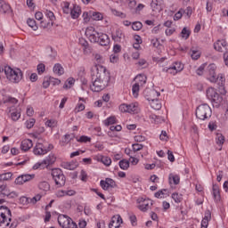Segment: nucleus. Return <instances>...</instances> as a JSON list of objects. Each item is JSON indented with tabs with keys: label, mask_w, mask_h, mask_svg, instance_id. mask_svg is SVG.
Wrapping results in <instances>:
<instances>
[{
	"label": "nucleus",
	"mask_w": 228,
	"mask_h": 228,
	"mask_svg": "<svg viewBox=\"0 0 228 228\" xmlns=\"http://www.w3.org/2000/svg\"><path fill=\"white\" fill-rule=\"evenodd\" d=\"M12 222V211L8 207L0 206V228L10 225Z\"/></svg>",
	"instance_id": "obj_8"
},
{
	"label": "nucleus",
	"mask_w": 228,
	"mask_h": 228,
	"mask_svg": "<svg viewBox=\"0 0 228 228\" xmlns=\"http://www.w3.org/2000/svg\"><path fill=\"white\" fill-rule=\"evenodd\" d=\"M52 177L56 186H59V188L65 185V175H63V171H61V169L60 168L53 169Z\"/></svg>",
	"instance_id": "obj_11"
},
{
	"label": "nucleus",
	"mask_w": 228,
	"mask_h": 228,
	"mask_svg": "<svg viewBox=\"0 0 228 228\" xmlns=\"http://www.w3.org/2000/svg\"><path fill=\"white\" fill-rule=\"evenodd\" d=\"M70 15L73 19H78L79 15H81V7L74 5L70 10Z\"/></svg>",
	"instance_id": "obj_32"
},
{
	"label": "nucleus",
	"mask_w": 228,
	"mask_h": 228,
	"mask_svg": "<svg viewBox=\"0 0 228 228\" xmlns=\"http://www.w3.org/2000/svg\"><path fill=\"white\" fill-rule=\"evenodd\" d=\"M53 73L56 74L57 76H63V74H65V69H63V67L60 63H56L53 66Z\"/></svg>",
	"instance_id": "obj_33"
},
{
	"label": "nucleus",
	"mask_w": 228,
	"mask_h": 228,
	"mask_svg": "<svg viewBox=\"0 0 228 228\" xmlns=\"http://www.w3.org/2000/svg\"><path fill=\"white\" fill-rule=\"evenodd\" d=\"M37 70V73L39 74V76H42V74H44V72H45V65L44 63L38 64Z\"/></svg>",
	"instance_id": "obj_60"
},
{
	"label": "nucleus",
	"mask_w": 228,
	"mask_h": 228,
	"mask_svg": "<svg viewBox=\"0 0 228 228\" xmlns=\"http://www.w3.org/2000/svg\"><path fill=\"white\" fill-rule=\"evenodd\" d=\"M56 163V156L54 154H49L45 159H43L41 162H37L33 167V170H44L45 168H47L48 167H51V165H54Z\"/></svg>",
	"instance_id": "obj_6"
},
{
	"label": "nucleus",
	"mask_w": 228,
	"mask_h": 228,
	"mask_svg": "<svg viewBox=\"0 0 228 228\" xmlns=\"http://www.w3.org/2000/svg\"><path fill=\"white\" fill-rule=\"evenodd\" d=\"M191 58H200L201 56L200 51L194 48H191Z\"/></svg>",
	"instance_id": "obj_58"
},
{
	"label": "nucleus",
	"mask_w": 228,
	"mask_h": 228,
	"mask_svg": "<svg viewBox=\"0 0 228 228\" xmlns=\"http://www.w3.org/2000/svg\"><path fill=\"white\" fill-rule=\"evenodd\" d=\"M209 220H211V211L206 210L201 221V228H208V225H209Z\"/></svg>",
	"instance_id": "obj_25"
},
{
	"label": "nucleus",
	"mask_w": 228,
	"mask_h": 228,
	"mask_svg": "<svg viewBox=\"0 0 228 228\" xmlns=\"http://www.w3.org/2000/svg\"><path fill=\"white\" fill-rule=\"evenodd\" d=\"M129 160L127 159H122L119 161V167L121 170H127L129 168Z\"/></svg>",
	"instance_id": "obj_52"
},
{
	"label": "nucleus",
	"mask_w": 228,
	"mask_h": 228,
	"mask_svg": "<svg viewBox=\"0 0 228 228\" xmlns=\"http://www.w3.org/2000/svg\"><path fill=\"white\" fill-rule=\"evenodd\" d=\"M164 4L165 0H152L151 3L152 12H161L163 10Z\"/></svg>",
	"instance_id": "obj_18"
},
{
	"label": "nucleus",
	"mask_w": 228,
	"mask_h": 228,
	"mask_svg": "<svg viewBox=\"0 0 228 228\" xmlns=\"http://www.w3.org/2000/svg\"><path fill=\"white\" fill-rule=\"evenodd\" d=\"M122 30L117 29L116 34H112V40H114V42H120V40H122Z\"/></svg>",
	"instance_id": "obj_48"
},
{
	"label": "nucleus",
	"mask_w": 228,
	"mask_h": 228,
	"mask_svg": "<svg viewBox=\"0 0 228 228\" xmlns=\"http://www.w3.org/2000/svg\"><path fill=\"white\" fill-rule=\"evenodd\" d=\"M102 58H96L91 69L93 85L90 86L92 92H102L110 85L111 76L106 67L102 66Z\"/></svg>",
	"instance_id": "obj_1"
},
{
	"label": "nucleus",
	"mask_w": 228,
	"mask_h": 228,
	"mask_svg": "<svg viewBox=\"0 0 228 228\" xmlns=\"http://www.w3.org/2000/svg\"><path fill=\"white\" fill-rule=\"evenodd\" d=\"M212 114L211 107L206 103L198 106L196 109V117L200 120H208V118H211Z\"/></svg>",
	"instance_id": "obj_5"
},
{
	"label": "nucleus",
	"mask_w": 228,
	"mask_h": 228,
	"mask_svg": "<svg viewBox=\"0 0 228 228\" xmlns=\"http://www.w3.org/2000/svg\"><path fill=\"white\" fill-rule=\"evenodd\" d=\"M171 198L176 203L179 204L180 202H183V194H180L179 192H175L171 195Z\"/></svg>",
	"instance_id": "obj_45"
},
{
	"label": "nucleus",
	"mask_w": 228,
	"mask_h": 228,
	"mask_svg": "<svg viewBox=\"0 0 228 228\" xmlns=\"http://www.w3.org/2000/svg\"><path fill=\"white\" fill-rule=\"evenodd\" d=\"M216 143L219 147V151H222V147H224V143H225V136L220 133H216Z\"/></svg>",
	"instance_id": "obj_26"
},
{
	"label": "nucleus",
	"mask_w": 228,
	"mask_h": 228,
	"mask_svg": "<svg viewBox=\"0 0 228 228\" xmlns=\"http://www.w3.org/2000/svg\"><path fill=\"white\" fill-rule=\"evenodd\" d=\"M13 174L12 172H7L0 175V181H12Z\"/></svg>",
	"instance_id": "obj_42"
},
{
	"label": "nucleus",
	"mask_w": 228,
	"mask_h": 228,
	"mask_svg": "<svg viewBox=\"0 0 228 228\" xmlns=\"http://www.w3.org/2000/svg\"><path fill=\"white\" fill-rule=\"evenodd\" d=\"M135 65L138 69H147L149 67V62L145 59H135Z\"/></svg>",
	"instance_id": "obj_35"
},
{
	"label": "nucleus",
	"mask_w": 228,
	"mask_h": 228,
	"mask_svg": "<svg viewBox=\"0 0 228 228\" xmlns=\"http://www.w3.org/2000/svg\"><path fill=\"white\" fill-rule=\"evenodd\" d=\"M159 140L160 142H168L170 140V136H168V133L167 131L162 130L159 134Z\"/></svg>",
	"instance_id": "obj_50"
},
{
	"label": "nucleus",
	"mask_w": 228,
	"mask_h": 228,
	"mask_svg": "<svg viewBox=\"0 0 228 228\" xmlns=\"http://www.w3.org/2000/svg\"><path fill=\"white\" fill-rule=\"evenodd\" d=\"M149 118L151 124H159V122L161 121V118L155 114H150Z\"/></svg>",
	"instance_id": "obj_53"
},
{
	"label": "nucleus",
	"mask_w": 228,
	"mask_h": 228,
	"mask_svg": "<svg viewBox=\"0 0 228 228\" xmlns=\"http://www.w3.org/2000/svg\"><path fill=\"white\" fill-rule=\"evenodd\" d=\"M190 35H191V31H190L188 28L184 27L181 31L182 38H184V40H188L190 38Z\"/></svg>",
	"instance_id": "obj_43"
},
{
	"label": "nucleus",
	"mask_w": 228,
	"mask_h": 228,
	"mask_svg": "<svg viewBox=\"0 0 228 228\" xmlns=\"http://www.w3.org/2000/svg\"><path fill=\"white\" fill-rule=\"evenodd\" d=\"M120 225H122V217L119 215L112 216L109 228H119Z\"/></svg>",
	"instance_id": "obj_19"
},
{
	"label": "nucleus",
	"mask_w": 228,
	"mask_h": 228,
	"mask_svg": "<svg viewBox=\"0 0 228 228\" xmlns=\"http://www.w3.org/2000/svg\"><path fill=\"white\" fill-rule=\"evenodd\" d=\"M51 86V78L50 77H45L43 80V88H47Z\"/></svg>",
	"instance_id": "obj_63"
},
{
	"label": "nucleus",
	"mask_w": 228,
	"mask_h": 228,
	"mask_svg": "<svg viewBox=\"0 0 228 228\" xmlns=\"http://www.w3.org/2000/svg\"><path fill=\"white\" fill-rule=\"evenodd\" d=\"M86 103V99H85L83 97H79L78 102L74 109V112L80 113V111H85V108H86L85 104Z\"/></svg>",
	"instance_id": "obj_22"
},
{
	"label": "nucleus",
	"mask_w": 228,
	"mask_h": 228,
	"mask_svg": "<svg viewBox=\"0 0 228 228\" xmlns=\"http://www.w3.org/2000/svg\"><path fill=\"white\" fill-rule=\"evenodd\" d=\"M75 83H76V79H74V77H69L64 83V86H63L64 90H69L72 88Z\"/></svg>",
	"instance_id": "obj_37"
},
{
	"label": "nucleus",
	"mask_w": 228,
	"mask_h": 228,
	"mask_svg": "<svg viewBox=\"0 0 228 228\" xmlns=\"http://www.w3.org/2000/svg\"><path fill=\"white\" fill-rule=\"evenodd\" d=\"M61 84V80H60L59 78L50 77V85H53V86H58Z\"/></svg>",
	"instance_id": "obj_59"
},
{
	"label": "nucleus",
	"mask_w": 228,
	"mask_h": 228,
	"mask_svg": "<svg viewBox=\"0 0 228 228\" xmlns=\"http://www.w3.org/2000/svg\"><path fill=\"white\" fill-rule=\"evenodd\" d=\"M38 188L41 191L47 193V191L51 190V185L47 182L44 181L39 183Z\"/></svg>",
	"instance_id": "obj_36"
},
{
	"label": "nucleus",
	"mask_w": 228,
	"mask_h": 228,
	"mask_svg": "<svg viewBox=\"0 0 228 228\" xmlns=\"http://www.w3.org/2000/svg\"><path fill=\"white\" fill-rule=\"evenodd\" d=\"M137 204L138 209L145 213L146 211H149V208L152 206V200L148 198L141 197L137 199Z\"/></svg>",
	"instance_id": "obj_14"
},
{
	"label": "nucleus",
	"mask_w": 228,
	"mask_h": 228,
	"mask_svg": "<svg viewBox=\"0 0 228 228\" xmlns=\"http://www.w3.org/2000/svg\"><path fill=\"white\" fill-rule=\"evenodd\" d=\"M35 178V174L29 175V174H25L18 176L14 183L15 184L22 185L25 183H29V181H33Z\"/></svg>",
	"instance_id": "obj_16"
},
{
	"label": "nucleus",
	"mask_w": 228,
	"mask_h": 228,
	"mask_svg": "<svg viewBox=\"0 0 228 228\" xmlns=\"http://www.w3.org/2000/svg\"><path fill=\"white\" fill-rule=\"evenodd\" d=\"M46 16L48 17V20H50V22L54 23V20H56V17L54 16V12H53L51 11H46Z\"/></svg>",
	"instance_id": "obj_61"
},
{
	"label": "nucleus",
	"mask_w": 228,
	"mask_h": 228,
	"mask_svg": "<svg viewBox=\"0 0 228 228\" xmlns=\"http://www.w3.org/2000/svg\"><path fill=\"white\" fill-rule=\"evenodd\" d=\"M33 147V141L30 139H24L20 143V150L23 151V152H28L29 149Z\"/></svg>",
	"instance_id": "obj_24"
},
{
	"label": "nucleus",
	"mask_w": 228,
	"mask_h": 228,
	"mask_svg": "<svg viewBox=\"0 0 228 228\" xmlns=\"http://www.w3.org/2000/svg\"><path fill=\"white\" fill-rule=\"evenodd\" d=\"M10 195V188L5 183H0V197H8Z\"/></svg>",
	"instance_id": "obj_28"
},
{
	"label": "nucleus",
	"mask_w": 228,
	"mask_h": 228,
	"mask_svg": "<svg viewBox=\"0 0 228 228\" xmlns=\"http://www.w3.org/2000/svg\"><path fill=\"white\" fill-rule=\"evenodd\" d=\"M207 97L211 101L214 108H220L224 104V97L216 93V89L208 87L207 90Z\"/></svg>",
	"instance_id": "obj_4"
},
{
	"label": "nucleus",
	"mask_w": 228,
	"mask_h": 228,
	"mask_svg": "<svg viewBox=\"0 0 228 228\" xmlns=\"http://www.w3.org/2000/svg\"><path fill=\"white\" fill-rule=\"evenodd\" d=\"M100 184L102 190H110V188H115V186H117V183L111 178H106L105 180H102L100 182Z\"/></svg>",
	"instance_id": "obj_17"
},
{
	"label": "nucleus",
	"mask_w": 228,
	"mask_h": 228,
	"mask_svg": "<svg viewBox=\"0 0 228 228\" xmlns=\"http://www.w3.org/2000/svg\"><path fill=\"white\" fill-rule=\"evenodd\" d=\"M27 24L33 29V31H37L38 29V26L37 25V21L34 19L28 18L27 20Z\"/></svg>",
	"instance_id": "obj_44"
},
{
	"label": "nucleus",
	"mask_w": 228,
	"mask_h": 228,
	"mask_svg": "<svg viewBox=\"0 0 228 228\" xmlns=\"http://www.w3.org/2000/svg\"><path fill=\"white\" fill-rule=\"evenodd\" d=\"M154 197H156V199H167V197H168V190H159L154 194Z\"/></svg>",
	"instance_id": "obj_34"
},
{
	"label": "nucleus",
	"mask_w": 228,
	"mask_h": 228,
	"mask_svg": "<svg viewBox=\"0 0 228 228\" xmlns=\"http://www.w3.org/2000/svg\"><path fill=\"white\" fill-rule=\"evenodd\" d=\"M183 13H184L183 9H180L174 16V20H179L183 18Z\"/></svg>",
	"instance_id": "obj_62"
},
{
	"label": "nucleus",
	"mask_w": 228,
	"mask_h": 228,
	"mask_svg": "<svg viewBox=\"0 0 228 228\" xmlns=\"http://www.w3.org/2000/svg\"><path fill=\"white\" fill-rule=\"evenodd\" d=\"M207 79L210 81V83H216V65L215 63L208 66Z\"/></svg>",
	"instance_id": "obj_15"
},
{
	"label": "nucleus",
	"mask_w": 228,
	"mask_h": 228,
	"mask_svg": "<svg viewBox=\"0 0 228 228\" xmlns=\"http://www.w3.org/2000/svg\"><path fill=\"white\" fill-rule=\"evenodd\" d=\"M45 125L46 127H56V126H58V120L54 118L46 119Z\"/></svg>",
	"instance_id": "obj_46"
},
{
	"label": "nucleus",
	"mask_w": 228,
	"mask_h": 228,
	"mask_svg": "<svg viewBox=\"0 0 228 228\" xmlns=\"http://www.w3.org/2000/svg\"><path fill=\"white\" fill-rule=\"evenodd\" d=\"M213 197L216 202L220 200V187L216 184L213 185Z\"/></svg>",
	"instance_id": "obj_38"
},
{
	"label": "nucleus",
	"mask_w": 228,
	"mask_h": 228,
	"mask_svg": "<svg viewBox=\"0 0 228 228\" xmlns=\"http://www.w3.org/2000/svg\"><path fill=\"white\" fill-rule=\"evenodd\" d=\"M119 111L121 113H130V115H136L137 113H140V104L136 102L120 104Z\"/></svg>",
	"instance_id": "obj_7"
},
{
	"label": "nucleus",
	"mask_w": 228,
	"mask_h": 228,
	"mask_svg": "<svg viewBox=\"0 0 228 228\" xmlns=\"http://www.w3.org/2000/svg\"><path fill=\"white\" fill-rule=\"evenodd\" d=\"M153 110H159L161 108V102L158 99H152L150 102Z\"/></svg>",
	"instance_id": "obj_41"
},
{
	"label": "nucleus",
	"mask_w": 228,
	"mask_h": 228,
	"mask_svg": "<svg viewBox=\"0 0 228 228\" xmlns=\"http://www.w3.org/2000/svg\"><path fill=\"white\" fill-rule=\"evenodd\" d=\"M184 69V64L180 61L174 62L169 68L164 69V72L170 74L171 76H177L179 72Z\"/></svg>",
	"instance_id": "obj_13"
},
{
	"label": "nucleus",
	"mask_w": 228,
	"mask_h": 228,
	"mask_svg": "<svg viewBox=\"0 0 228 228\" xmlns=\"http://www.w3.org/2000/svg\"><path fill=\"white\" fill-rule=\"evenodd\" d=\"M143 149H145V146H143V144H140V143L132 144V151L134 152H140V151H143Z\"/></svg>",
	"instance_id": "obj_49"
},
{
	"label": "nucleus",
	"mask_w": 228,
	"mask_h": 228,
	"mask_svg": "<svg viewBox=\"0 0 228 228\" xmlns=\"http://www.w3.org/2000/svg\"><path fill=\"white\" fill-rule=\"evenodd\" d=\"M37 122V120L35 118H29L25 122V126L27 127V129H31L34 126L35 123Z\"/></svg>",
	"instance_id": "obj_56"
},
{
	"label": "nucleus",
	"mask_w": 228,
	"mask_h": 228,
	"mask_svg": "<svg viewBox=\"0 0 228 228\" xmlns=\"http://www.w3.org/2000/svg\"><path fill=\"white\" fill-rule=\"evenodd\" d=\"M10 113V117L12 118V120H13V122H17V120H19V118H20L21 116V112H20V109H10L9 110Z\"/></svg>",
	"instance_id": "obj_23"
},
{
	"label": "nucleus",
	"mask_w": 228,
	"mask_h": 228,
	"mask_svg": "<svg viewBox=\"0 0 228 228\" xmlns=\"http://www.w3.org/2000/svg\"><path fill=\"white\" fill-rule=\"evenodd\" d=\"M4 74L8 81L14 84L20 83L24 77V74L20 69L12 68L10 66L4 68Z\"/></svg>",
	"instance_id": "obj_3"
},
{
	"label": "nucleus",
	"mask_w": 228,
	"mask_h": 228,
	"mask_svg": "<svg viewBox=\"0 0 228 228\" xmlns=\"http://www.w3.org/2000/svg\"><path fill=\"white\" fill-rule=\"evenodd\" d=\"M118 119H117L116 116H110L102 121V124L105 125L107 127L109 126H113V124H118Z\"/></svg>",
	"instance_id": "obj_31"
},
{
	"label": "nucleus",
	"mask_w": 228,
	"mask_h": 228,
	"mask_svg": "<svg viewBox=\"0 0 228 228\" xmlns=\"http://www.w3.org/2000/svg\"><path fill=\"white\" fill-rule=\"evenodd\" d=\"M53 22L51 20H44L40 22V26L41 28H43L44 29H51V28H53Z\"/></svg>",
	"instance_id": "obj_40"
},
{
	"label": "nucleus",
	"mask_w": 228,
	"mask_h": 228,
	"mask_svg": "<svg viewBox=\"0 0 228 228\" xmlns=\"http://www.w3.org/2000/svg\"><path fill=\"white\" fill-rule=\"evenodd\" d=\"M58 224L61 228H77V224L69 216L60 215Z\"/></svg>",
	"instance_id": "obj_10"
},
{
	"label": "nucleus",
	"mask_w": 228,
	"mask_h": 228,
	"mask_svg": "<svg viewBox=\"0 0 228 228\" xmlns=\"http://www.w3.org/2000/svg\"><path fill=\"white\" fill-rule=\"evenodd\" d=\"M53 149V144H48L47 142H37L34 147L33 152L36 156H44L47 154L49 151Z\"/></svg>",
	"instance_id": "obj_12"
},
{
	"label": "nucleus",
	"mask_w": 228,
	"mask_h": 228,
	"mask_svg": "<svg viewBox=\"0 0 228 228\" xmlns=\"http://www.w3.org/2000/svg\"><path fill=\"white\" fill-rule=\"evenodd\" d=\"M20 204H22V206H28V204H31V198H28L26 196L20 197Z\"/></svg>",
	"instance_id": "obj_55"
},
{
	"label": "nucleus",
	"mask_w": 228,
	"mask_h": 228,
	"mask_svg": "<svg viewBox=\"0 0 228 228\" xmlns=\"http://www.w3.org/2000/svg\"><path fill=\"white\" fill-rule=\"evenodd\" d=\"M216 83H218V85H221V86H223V85H224L225 83V77L223 74H219L218 76H216Z\"/></svg>",
	"instance_id": "obj_57"
},
{
	"label": "nucleus",
	"mask_w": 228,
	"mask_h": 228,
	"mask_svg": "<svg viewBox=\"0 0 228 228\" xmlns=\"http://www.w3.org/2000/svg\"><path fill=\"white\" fill-rule=\"evenodd\" d=\"M142 28H143V24H142L141 21H134L132 23V29H134V31H140Z\"/></svg>",
	"instance_id": "obj_54"
},
{
	"label": "nucleus",
	"mask_w": 228,
	"mask_h": 228,
	"mask_svg": "<svg viewBox=\"0 0 228 228\" xmlns=\"http://www.w3.org/2000/svg\"><path fill=\"white\" fill-rule=\"evenodd\" d=\"M13 11L12 10V6H10V4H7L4 2V0H0V13L1 14H12Z\"/></svg>",
	"instance_id": "obj_20"
},
{
	"label": "nucleus",
	"mask_w": 228,
	"mask_h": 228,
	"mask_svg": "<svg viewBox=\"0 0 228 228\" xmlns=\"http://www.w3.org/2000/svg\"><path fill=\"white\" fill-rule=\"evenodd\" d=\"M218 125H216V121H210L208 123L209 131H216Z\"/></svg>",
	"instance_id": "obj_64"
},
{
	"label": "nucleus",
	"mask_w": 228,
	"mask_h": 228,
	"mask_svg": "<svg viewBox=\"0 0 228 228\" xmlns=\"http://www.w3.org/2000/svg\"><path fill=\"white\" fill-rule=\"evenodd\" d=\"M143 88L142 86H138L137 84H134L132 86V94L133 96L136 99L138 95H140V90Z\"/></svg>",
	"instance_id": "obj_39"
},
{
	"label": "nucleus",
	"mask_w": 228,
	"mask_h": 228,
	"mask_svg": "<svg viewBox=\"0 0 228 228\" xmlns=\"http://www.w3.org/2000/svg\"><path fill=\"white\" fill-rule=\"evenodd\" d=\"M97 161H100V163H102L105 167L111 166V159L108 156L100 155L97 157Z\"/></svg>",
	"instance_id": "obj_29"
},
{
	"label": "nucleus",
	"mask_w": 228,
	"mask_h": 228,
	"mask_svg": "<svg viewBox=\"0 0 228 228\" xmlns=\"http://www.w3.org/2000/svg\"><path fill=\"white\" fill-rule=\"evenodd\" d=\"M134 84L139 86H142V88L147 85V76L144 74H139L134 77Z\"/></svg>",
	"instance_id": "obj_21"
},
{
	"label": "nucleus",
	"mask_w": 228,
	"mask_h": 228,
	"mask_svg": "<svg viewBox=\"0 0 228 228\" xmlns=\"http://www.w3.org/2000/svg\"><path fill=\"white\" fill-rule=\"evenodd\" d=\"M90 17L93 20H102V14L97 12H90Z\"/></svg>",
	"instance_id": "obj_47"
},
{
	"label": "nucleus",
	"mask_w": 228,
	"mask_h": 228,
	"mask_svg": "<svg viewBox=\"0 0 228 228\" xmlns=\"http://www.w3.org/2000/svg\"><path fill=\"white\" fill-rule=\"evenodd\" d=\"M222 47H227V41L225 40H217L216 43H214V49L222 53Z\"/></svg>",
	"instance_id": "obj_30"
},
{
	"label": "nucleus",
	"mask_w": 228,
	"mask_h": 228,
	"mask_svg": "<svg viewBox=\"0 0 228 228\" xmlns=\"http://www.w3.org/2000/svg\"><path fill=\"white\" fill-rule=\"evenodd\" d=\"M76 140L79 143H87V142H92V138L86 135H81L80 137H77Z\"/></svg>",
	"instance_id": "obj_51"
},
{
	"label": "nucleus",
	"mask_w": 228,
	"mask_h": 228,
	"mask_svg": "<svg viewBox=\"0 0 228 228\" xmlns=\"http://www.w3.org/2000/svg\"><path fill=\"white\" fill-rule=\"evenodd\" d=\"M168 181H169V184L177 185L179 184V183H181V177L179 176V175L171 173L169 174Z\"/></svg>",
	"instance_id": "obj_27"
},
{
	"label": "nucleus",
	"mask_w": 228,
	"mask_h": 228,
	"mask_svg": "<svg viewBox=\"0 0 228 228\" xmlns=\"http://www.w3.org/2000/svg\"><path fill=\"white\" fill-rule=\"evenodd\" d=\"M19 104V100L10 95H4L0 100V106L6 108L8 110L15 109V106Z\"/></svg>",
	"instance_id": "obj_9"
},
{
	"label": "nucleus",
	"mask_w": 228,
	"mask_h": 228,
	"mask_svg": "<svg viewBox=\"0 0 228 228\" xmlns=\"http://www.w3.org/2000/svg\"><path fill=\"white\" fill-rule=\"evenodd\" d=\"M86 35L93 44H100L102 46L110 45V37L108 34L99 32L94 27L87 28Z\"/></svg>",
	"instance_id": "obj_2"
}]
</instances>
